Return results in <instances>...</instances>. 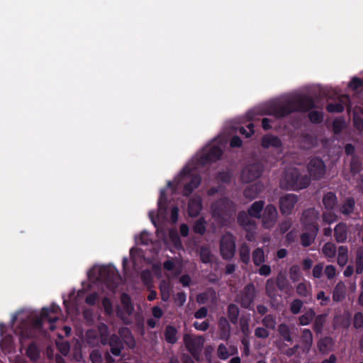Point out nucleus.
<instances>
[{"label": "nucleus", "instance_id": "a18cd8bd", "mask_svg": "<svg viewBox=\"0 0 363 363\" xmlns=\"http://www.w3.org/2000/svg\"><path fill=\"white\" fill-rule=\"evenodd\" d=\"M323 219L325 223L330 224L337 220V216L333 210H327L323 215Z\"/></svg>", "mask_w": 363, "mask_h": 363}, {"label": "nucleus", "instance_id": "3c124183", "mask_svg": "<svg viewBox=\"0 0 363 363\" xmlns=\"http://www.w3.org/2000/svg\"><path fill=\"white\" fill-rule=\"evenodd\" d=\"M301 277L300 268L298 266H292L290 269V278L293 281H296Z\"/></svg>", "mask_w": 363, "mask_h": 363}, {"label": "nucleus", "instance_id": "39448f33", "mask_svg": "<svg viewBox=\"0 0 363 363\" xmlns=\"http://www.w3.org/2000/svg\"><path fill=\"white\" fill-rule=\"evenodd\" d=\"M310 183L309 179L301 176L296 168L288 169L280 181V186L283 189L297 191L306 188Z\"/></svg>", "mask_w": 363, "mask_h": 363}, {"label": "nucleus", "instance_id": "9d476101", "mask_svg": "<svg viewBox=\"0 0 363 363\" xmlns=\"http://www.w3.org/2000/svg\"><path fill=\"white\" fill-rule=\"evenodd\" d=\"M310 176L318 179L323 177L325 173V165L324 162L319 158L312 159L308 165Z\"/></svg>", "mask_w": 363, "mask_h": 363}, {"label": "nucleus", "instance_id": "e2e57ef3", "mask_svg": "<svg viewBox=\"0 0 363 363\" xmlns=\"http://www.w3.org/2000/svg\"><path fill=\"white\" fill-rule=\"evenodd\" d=\"M354 325L355 328H362L363 326V314L357 313L354 318Z\"/></svg>", "mask_w": 363, "mask_h": 363}, {"label": "nucleus", "instance_id": "bb28decb", "mask_svg": "<svg viewBox=\"0 0 363 363\" xmlns=\"http://www.w3.org/2000/svg\"><path fill=\"white\" fill-rule=\"evenodd\" d=\"M323 202L327 210H333L337 204V197L334 193L329 192L323 197Z\"/></svg>", "mask_w": 363, "mask_h": 363}, {"label": "nucleus", "instance_id": "7c9ffc66", "mask_svg": "<svg viewBox=\"0 0 363 363\" xmlns=\"http://www.w3.org/2000/svg\"><path fill=\"white\" fill-rule=\"evenodd\" d=\"M336 246L332 242L325 243L322 249L323 255L328 259L334 258L336 255Z\"/></svg>", "mask_w": 363, "mask_h": 363}, {"label": "nucleus", "instance_id": "ea45409f", "mask_svg": "<svg viewBox=\"0 0 363 363\" xmlns=\"http://www.w3.org/2000/svg\"><path fill=\"white\" fill-rule=\"evenodd\" d=\"M240 259L244 263L250 261V249L247 245L243 244L240 248Z\"/></svg>", "mask_w": 363, "mask_h": 363}, {"label": "nucleus", "instance_id": "473e14b6", "mask_svg": "<svg viewBox=\"0 0 363 363\" xmlns=\"http://www.w3.org/2000/svg\"><path fill=\"white\" fill-rule=\"evenodd\" d=\"M26 355L33 361H35L39 358V350L35 344L31 343L28 345L26 350Z\"/></svg>", "mask_w": 363, "mask_h": 363}, {"label": "nucleus", "instance_id": "0e129e2a", "mask_svg": "<svg viewBox=\"0 0 363 363\" xmlns=\"http://www.w3.org/2000/svg\"><path fill=\"white\" fill-rule=\"evenodd\" d=\"M194 327L198 330L206 331L209 327V323L207 320L201 323L196 321L194 323Z\"/></svg>", "mask_w": 363, "mask_h": 363}, {"label": "nucleus", "instance_id": "c756f323", "mask_svg": "<svg viewBox=\"0 0 363 363\" xmlns=\"http://www.w3.org/2000/svg\"><path fill=\"white\" fill-rule=\"evenodd\" d=\"M261 185L258 184H253L249 187H247L244 191V195L246 198L249 199H255L261 191L260 189Z\"/></svg>", "mask_w": 363, "mask_h": 363}, {"label": "nucleus", "instance_id": "6e6d98bb", "mask_svg": "<svg viewBox=\"0 0 363 363\" xmlns=\"http://www.w3.org/2000/svg\"><path fill=\"white\" fill-rule=\"evenodd\" d=\"M98 332L100 337L109 336V329L107 325L104 323H100L98 326Z\"/></svg>", "mask_w": 363, "mask_h": 363}, {"label": "nucleus", "instance_id": "58836bf2", "mask_svg": "<svg viewBox=\"0 0 363 363\" xmlns=\"http://www.w3.org/2000/svg\"><path fill=\"white\" fill-rule=\"evenodd\" d=\"M238 308L233 304L228 305V320L235 323L238 317Z\"/></svg>", "mask_w": 363, "mask_h": 363}, {"label": "nucleus", "instance_id": "ddd939ff", "mask_svg": "<svg viewBox=\"0 0 363 363\" xmlns=\"http://www.w3.org/2000/svg\"><path fill=\"white\" fill-rule=\"evenodd\" d=\"M59 318L57 316H49V311L47 308H43L40 317L37 318L34 321V327L38 329H40L43 326L45 320H48L50 323V330L53 331L55 330V323L57 321Z\"/></svg>", "mask_w": 363, "mask_h": 363}, {"label": "nucleus", "instance_id": "79ce46f5", "mask_svg": "<svg viewBox=\"0 0 363 363\" xmlns=\"http://www.w3.org/2000/svg\"><path fill=\"white\" fill-rule=\"evenodd\" d=\"M240 133L245 138H250L254 133V125L252 123H249L245 127H241Z\"/></svg>", "mask_w": 363, "mask_h": 363}, {"label": "nucleus", "instance_id": "dca6fc26", "mask_svg": "<svg viewBox=\"0 0 363 363\" xmlns=\"http://www.w3.org/2000/svg\"><path fill=\"white\" fill-rule=\"evenodd\" d=\"M339 102L335 104H329L327 106V110L330 113H340L343 111L344 108L350 101L349 96L347 95H340L337 96Z\"/></svg>", "mask_w": 363, "mask_h": 363}, {"label": "nucleus", "instance_id": "4c0bfd02", "mask_svg": "<svg viewBox=\"0 0 363 363\" xmlns=\"http://www.w3.org/2000/svg\"><path fill=\"white\" fill-rule=\"evenodd\" d=\"M279 333L284 340L291 342V337L289 328L286 324H281L279 326Z\"/></svg>", "mask_w": 363, "mask_h": 363}, {"label": "nucleus", "instance_id": "aec40b11", "mask_svg": "<svg viewBox=\"0 0 363 363\" xmlns=\"http://www.w3.org/2000/svg\"><path fill=\"white\" fill-rule=\"evenodd\" d=\"M119 335L123 339V342L128 345L130 348H133L135 346V338L133 336L130 329L128 328H122L118 331Z\"/></svg>", "mask_w": 363, "mask_h": 363}, {"label": "nucleus", "instance_id": "a19ab883", "mask_svg": "<svg viewBox=\"0 0 363 363\" xmlns=\"http://www.w3.org/2000/svg\"><path fill=\"white\" fill-rule=\"evenodd\" d=\"M87 342L90 345H94L98 341V333L95 330H88L86 333Z\"/></svg>", "mask_w": 363, "mask_h": 363}, {"label": "nucleus", "instance_id": "0eeeda50", "mask_svg": "<svg viewBox=\"0 0 363 363\" xmlns=\"http://www.w3.org/2000/svg\"><path fill=\"white\" fill-rule=\"evenodd\" d=\"M99 278L109 289L118 288L121 277L118 270L113 266H102L99 269Z\"/></svg>", "mask_w": 363, "mask_h": 363}, {"label": "nucleus", "instance_id": "680f3d73", "mask_svg": "<svg viewBox=\"0 0 363 363\" xmlns=\"http://www.w3.org/2000/svg\"><path fill=\"white\" fill-rule=\"evenodd\" d=\"M217 353L220 359L223 360L227 359V347L224 344H220L218 346Z\"/></svg>", "mask_w": 363, "mask_h": 363}, {"label": "nucleus", "instance_id": "774afa93", "mask_svg": "<svg viewBox=\"0 0 363 363\" xmlns=\"http://www.w3.org/2000/svg\"><path fill=\"white\" fill-rule=\"evenodd\" d=\"M209 300V294L207 292L199 294L196 297V301L199 304H205Z\"/></svg>", "mask_w": 363, "mask_h": 363}, {"label": "nucleus", "instance_id": "603ef678", "mask_svg": "<svg viewBox=\"0 0 363 363\" xmlns=\"http://www.w3.org/2000/svg\"><path fill=\"white\" fill-rule=\"evenodd\" d=\"M345 127V122L341 118L334 120L333 123V128L335 133H339Z\"/></svg>", "mask_w": 363, "mask_h": 363}, {"label": "nucleus", "instance_id": "f3484780", "mask_svg": "<svg viewBox=\"0 0 363 363\" xmlns=\"http://www.w3.org/2000/svg\"><path fill=\"white\" fill-rule=\"evenodd\" d=\"M334 235L337 242H345L347 238V226L344 223H339L334 229Z\"/></svg>", "mask_w": 363, "mask_h": 363}, {"label": "nucleus", "instance_id": "393cba45", "mask_svg": "<svg viewBox=\"0 0 363 363\" xmlns=\"http://www.w3.org/2000/svg\"><path fill=\"white\" fill-rule=\"evenodd\" d=\"M334 342L330 337H325L318 342V347L320 352L326 354L329 352L333 347Z\"/></svg>", "mask_w": 363, "mask_h": 363}, {"label": "nucleus", "instance_id": "5fc2aeb1", "mask_svg": "<svg viewBox=\"0 0 363 363\" xmlns=\"http://www.w3.org/2000/svg\"><path fill=\"white\" fill-rule=\"evenodd\" d=\"M303 306V302L299 299H295L291 304V311L294 314H297L300 312Z\"/></svg>", "mask_w": 363, "mask_h": 363}, {"label": "nucleus", "instance_id": "de8ad7c7", "mask_svg": "<svg viewBox=\"0 0 363 363\" xmlns=\"http://www.w3.org/2000/svg\"><path fill=\"white\" fill-rule=\"evenodd\" d=\"M262 323L265 327L274 329L277 324L276 318L271 315H268L263 318Z\"/></svg>", "mask_w": 363, "mask_h": 363}, {"label": "nucleus", "instance_id": "5701e85b", "mask_svg": "<svg viewBox=\"0 0 363 363\" xmlns=\"http://www.w3.org/2000/svg\"><path fill=\"white\" fill-rule=\"evenodd\" d=\"M345 295V285L342 281H340L335 286L333 294V299L334 301H340L342 300Z\"/></svg>", "mask_w": 363, "mask_h": 363}, {"label": "nucleus", "instance_id": "bf43d9fd", "mask_svg": "<svg viewBox=\"0 0 363 363\" xmlns=\"http://www.w3.org/2000/svg\"><path fill=\"white\" fill-rule=\"evenodd\" d=\"M325 274L328 279H333L336 274L335 267L333 265H328L325 269Z\"/></svg>", "mask_w": 363, "mask_h": 363}, {"label": "nucleus", "instance_id": "052dcab7", "mask_svg": "<svg viewBox=\"0 0 363 363\" xmlns=\"http://www.w3.org/2000/svg\"><path fill=\"white\" fill-rule=\"evenodd\" d=\"M277 286L280 290H285L288 288V284L286 281V278L281 274L277 277Z\"/></svg>", "mask_w": 363, "mask_h": 363}, {"label": "nucleus", "instance_id": "13d9d810", "mask_svg": "<svg viewBox=\"0 0 363 363\" xmlns=\"http://www.w3.org/2000/svg\"><path fill=\"white\" fill-rule=\"evenodd\" d=\"M323 264L322 263H319L313 269V276L315 278H320L323 275Z\"/></svg>", "mask_w": 363, "mask_h": 363}, {"label": "nucleus", "instance_id": "f8f14e48", "mask_svg": "<svg viewBox=\"0 0 363 363\" xmlns=\"http://www.w3.org/2000/svg\"><path fill=\"white\" fill-rule=\"evenodd\" d=\"M278 212L276 207L272 204L267 205L262 216V225L265 228H272L277 219Z\"/></svg>", "mask_w": 363, "mask_h": 363}, {"label": "nucleus", "instance_id": "2eb2a0df", "mask_svg": "<svg viewBox=\"0 0 363 363\" xmlns=\"http://www.w3.org/2000/svg\"><path fill=\"white\" fill-rule=\"evenodd\" d=\"M238 223L245 230L252 232L255 230L256 224L252 216L246 212H240L238 217Z\"/></svg>", "mask_w": 363, "mask_h": 363}, {"label": "nucleus", "instance_id": "f257e3e1", "mask_svg": "<svg viewBox=\"0 0 363 363\" xmlns=\"http://www.w3.org/2000/svg\"><path fill=\"white\" fill-rule=\"evenodd\" d=\"M227 144V135L222 134L206 145L193 159V167L186 166L180 173L181 179L185 182L182 194L190 196L201 182V177L196 170L216 162L221 157Z\"/></svg>", "mask_w": 363, "mask_h": 363}, {"label": "nucleus", "instance_id": "37998d69", "mask_svg": "<svg viewBox=\"0 0 363 363\" xmlns=\"http://www.w3.org/2000/svg\"><path fill=\"white\" fill-rule=\"evenodd\" d=\"M200 258L202 262L207 264L211 262V253L208 248L202 247L200 251Z\"/></svg>", "mask_w": 363, "mask_h": 363}, {"label": "nucleus", "instance_id": "20e7f679", "mask_svg": "<svg viewBox=\"0 0 363 363\" xmlns=\"http://www.w3.org/2000/svg\"><path fill=\"white\" fill-rule=\"evenodd\" d=\"M318 217L319 213L315 208H308L303 212L301 221L307 232L303 233L301 236L303 246L308 247L315 240L318 232L317 223Z\"/></svg>", "mask_w": 363, "mask_h": 363}, {"label": "nucleus", "instance_id": "a878e982", "mask_svg": "<svg viewBox=\"0 0 363 363\" xmlns=\"http://www.w3.org/2000/svg\"><path fill=\"white\" fill-rule=\"evenodd\" d=\"M158 213L157 216L160 214L166 213L167 210V198L164 189L161 190L160 197L157 201Z\"/></svg>", "mask_w": 363, "mask_h": 363}, {"label": "nucleus", "instance_id": "864d4df0", "mask_svg": "<svg viewBox=\"0 0 363 363\" xmlns=\"http://www.w3.org/2000/svg\"><path fill=\"white\" fill-rule=\"evenodd\" d=\"M186 300V295L184 291L178 292L174 297V302L179 306H183Z\"/></svg>", "mask_w": 363, "mask_h": 363}, {"label": "nucleus", "instance_id": "412c9836", "mask_svg": "<svg viewBox=\"0 0 363 363\" xmlns=\"http://www.w3.org/2000/svg\"><path fill=\"white\" fill-rule=\"evenodd\" d=\"M262 145L264 148L270 147H279L281 145V142L277 136L267 135L262 138Z\"/></svg>", "mask_w": 363, "mask_h": 363}, {"label": "nucleus", "instance_id": "6ab92c4d", "mask_svg": "<svg viewBox=\"0 0 363 363\" xmlns=\"http://www.w3.org/2000/svg\"><path fill=\"white\" fill-rule=\"evenodd\" d=\"M301 343L302 345L303 351L308 353L313 344V335L310 330L304 329L301 337Z\"/></svg>", "mask_w": 363, "mask_h": 363}, {"label": "nucleus", "instance_id": "c85d7f7f", "mask_svg": "<svg viewBox=\"0 0 363 363\" xmlns=\"http://www.w3.org/2000/svg\"><path fill=\"white\" fill-rule=\"evenodd\" d=\"M121 303L128 315H131L133 312L134 307L132 304L130 297L127 294H123L121 296Z\"/></svg>", "mask_w": 363, "mask_h": 363}, {"label": "nucleus", "instance_id": "6e6552de", "mask_svg": "<svg viewBox=\"0 0 363 363\" xmlns=\"http://www.w3.org/2000/svg\"><path fill=\"white\" fill-rule=\"evenodd\" d=\"M262 167L260 164L256 163L245 167L241 173V179L245 183L250 182L260 177Z\"/></svg>", "mask_w": 363, "mask_h": 363}, {"label": "nucleus", "instance_id": "72a5a7b5", "mask_svg": "<svg viewBox=\"0 0 363 363\" xmlns=\"http://www.w3.org/2000/svg\"><path fill=\"white\" fill-rule=\"evenodd\" d=\"M253 262L256 265H260L264 262V253L262 249L257 248L252 253Z\"/></svg>", "mask_w": 363, "mask_h": 363}, {"label": "nucleus", "instance_id": "c03bdc74", "mask_svg": "<svg viewBox=\"0 0 363 363\" xmlns=\"http://www.w3.org/2000/svg\"><path fill=\"white\" fill-rule=\"evenodd\" d=\"M101 303H102L103 308L104 309L105 313L106 315H111L113 313V310L112 303H111V301L110 300V298L108 297H104L102 299Z\"/></svg>", "mask_w": 363, "mask_h": 363}, {"label": "nucleus", "instance_id": "09e8293b", "mask_svg": "<svg viewBox=\"0 0 363 363\" xmlns=\"http://www.w3.org/2000/svg\"><path fill=\"white\" fill-rule=\"evenodd\" d=\"M90 360L92 363H103V358L99 350H94L90 353Z\"/></svg>", "mask_w": 363, "mask_h": 363}, {"label": "nucleus", "instance_id": "7ed1b4c3", "mask_svg": "<svg viewBox=\"0 0 363 363\" xmlns=\"http://www.w3.org/2000/svg\"><path fill=\"white\" fill-rule=\"evenodd\" d=\"M215 180L218 185L208 189L207 195L209 196H221L220 199L211 204V211L213 217L224 220V216L227 214V196H225L227 172H217Z\"/></svg>", "mask_w": 363, "mask_h": 363}, {"label": "nucleus", "instance_id": "423d86ee", "mask_svg": "<svg viewBox=\"0 0 363 363\" xmlns=\"http://www.w3.org/2000/svg\"><path fill=\"white\" fill-rule=\"evenodd\" d=\"M205 340L201 335H193L185 334L184 335V343L186 350L192 357L196 361L201 360V352L203 347Z\"/></svg>", "mask_w": 363, "mask_h": 363}, {"label": "nucleus", "instance_id": "f704fd0d", "mask_svg": "<svg viewBox=\"0 0 363 363\" xmlns=\"http://www.w3.org/2000/svg\"><path fill=\"white\" fill-rule=\"evenodd\" d=\"M296 291L299 296L307 297L311 295V286L306 283H300L297 286Z\"/></svg>", "mask_w": 363, "mask_h": 363}, {"label": "nucleus", "instance_id": "a211bd4d", "mask_svg": "<svg viewBox=\"0 0 363 363\" xmlns=\"http://www.w3.org/2000/svg\"><path fill=\"white\" fill-rule=\"evenodd\" d=\"M202 208L201 201L199 198H192L188 204V212L191 217L197 216Z\"/></svg>", "mask_w": 363, "mask_h": 363}, {"label": "nucleus", "instance_id": "e433bc0d", "mask_svg": "<svg viewBox=\"0 0 363 363\" xmlns=\"http://www.w3.org/2000/svg\"><path fill=\"white\" fill-rule=\"evenodd\" d=\"M206 230L205 221L203 219L196 220L193 225L194 232L201 235L206 233Z\"/></svg>", "mask_w": 363, "mask_h": 363}, {"label": "nucleus", "instance_id": "cd10ccee", "mask_svg": "<svg viewBox=\"0 0 363 363\" xmlns=\"http://www.w3.org/2000/svg\"><path fill=\"white\" fill-rule=\"evenodd\" d=\"M348 260V249L346 246H340L338 249L337 263L340 266H345Z\"/></svg>", "mask_w": 363, "mask_h": 363}, {"label": "nucleus", "instance_id": "c9c22d12", "mask_svg": "<svg viewBox=\"0 0 363 363\" xmlns=\"http://www.w3.org/2000/svg\"><path fill=\"white\" fill-rule=\"evenodd\" d=\"M315 317V313L313 311L310 310L305 313L299 318L300 325H307L313 320Z\"/></svg>", "mask_w": 363, "mask_h": 363}, {"label": "nucleus", "instance_id": "8fccbe9b", "mask_svg": "<svg viewBox=\"0 0 363 363\" xmlns=\"http://www.w3.org/2000/svg\"><path fill=\"white\" fill-rule=\"evenodd\" d=\"M220 250L223 259L227 260V237L225 235L221 238Z\"/></svg>", "mask_w": 363, "mask_h": 363}, {"label": "nucleus", "instance_id": "4d7b16f0", "mask_svg": "<svg viewBox=\"0 0 363 363\" xmlns=\"http://www.w3.org/2000/svg\"><path fill=\"white\" fill-rule=\"evenodd\" d=\"M161 299L163 301H168L170 298L169 289L168 286H160Z\"/></svg>", "mask_w": 363, "mask_h": 363}, {"label": "nucleus", "instance_id": "4468645a", "mask_svg": "<svg viewBox=\"0 0 363 363\" xmlns=\"http://www.w3.org/2000/svg\"><path fill=\"white\" fill-rule=\"evenodd\" d=\"M121 337L116 334H112L109 337L108 345L111 347L110 352L116 357L121 354L123 349V342L121 338Z\"/></svg>", "mask_w": 363, "mask_h": 363}, {"label": "nucleus", "instance_id": "9b49d317", "mask_svg": "<svg viewBox=\"0 0 363 363\" xmlns=\"http://www.w3.org/2000/svg\"><path fill=\"white\" fill-rule=\"evenodd\" d=\"M298 201V196L294 194H288L280 198V211L284 215H289Z\"/></svg>", "mask_w": 363, "mask_h": 363}, {"label": "nucleus", "instance_id": "69168bd1", "mask_svg": "<svg viewBox=\"0 0 363 363\" xmlns=\"http://www.w3.org/2000/svg\"><path fill=\"white\" fill-rule=\"evenodd\" d=\"M324 321V316H318L315 320L314 329L317 333H320Z\"/></svg>", "mask_w": 363, "mask_h": 363}, {"label": "nucleus", "instance_id": "338daca9", "mask_svg": "<svg viewBox=\"0 0 363 363\" xmlns=\"http://www.w3.org/2000/svg\"><path fill=\"white\" fill-rule=\"evenodd\" d=\"M208 314V309L206 307H201L194 314V317L197 319H201L206 317Z\"/></svg>", "mask_w": 363, "mask_h": 363}, {"label": "nucleus", "instance_id": "4be33fe9", "mask_svg": "<svg viewBox=\"0 0 363 363\" xmlns=\"http://www.w3.org/2000/svg\"><path fill=\"white\" fill-rule=\"evenodd\" d=\"M164 338L167 343L174 345L177 342V330L175 327L169 325L164 330Z\"/></svg>", "mask_w": 363, "mask_h": 363}, {"label": "nucleus", "instance_id": "1a4fd4ad", "mask_svg": "<svg viewBox=\"0 0 363 363\" xmlns=\"http://www.w3.org/2000/svg\"><path fill=\"white\" fill-rule=\"evenodd\" d=\"M255 296V288L253 284H247L238 296V301L244 308H248L252 305Z\"/></svg>", "mask_w": 363, "mask_h": 363}, {"label": "nucleus", "instance_id": "f03ea898", "mask_svg": "<svg viewBox=\"0 0 363 363\" xmlns=\"http://www.w3.org/2000/svg\"><path fill=\"white\" fill-rule=\"evenodd\" d=\"M313 106V101L309 96L294 94L267 104L262 114L280 118L293 111H307Z\"/></svg>", "mask_w": 363, "mask_h": 363}, {"label": "nucleus", "instance_id": "2f4dec72", "mask_svg": "<svg viewBox=\"0 0 363 363\" xmlns=\"http://www.w3.org/2000/svg\"><path fill=\"white\" fill-rule=\"evenodd\" d=\"M354 200L353 199H347L342 205L340 211L344 215H349L353 212L354 208Z\"/></svg>", "mask_w": 363, "mask_h": 363}, {"label": "nucleus", "instance_id": "49530a36", "mask_svg": "<svg viewBox=\"0 0 363 363\" xmlns=\"http://www.w3.org/2000/svg\"><path fill=\"white\" fill-rule=\"evenodd\" d=\"M310 121L312 123H320L323 121V114L322 111H313L308 114Z\"/></svg>", "mask_w": 363, "mask_h": 363}, {"label": "nucleus", "instance_id": "b1692460", "mask_svg": "<svg viewBox=\"0 0 363 363\" xmlns=\"http://www.w3.org/2000/svg\"><path fill=\"white\" fill-rule=\"evenodd\" d=\"M264 202L262 201L254 202L248 210V213L250 216L259 218L261 217V212L263 210Z\"/></svg>", "mask_w": 363, "mask_h": 363}]
</instances>
